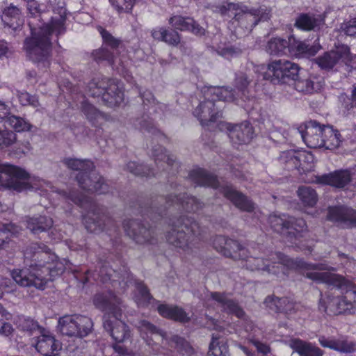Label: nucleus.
<instances>
[{"label": "nucleus", "mask_w": 356, "mask_h": 356, "mask_svg": "<svg viewBox=\"0 0 356 356\" xmlns=\"http://www.w3.org/2000/svg\"><path fill=\"white\" fill-rule=\"evenodd\" d=\"M48 250L45 245L38 243H33L26 250L25 257L32 259L29 267L11 272L13 279L18 285L44 289L48 282L64 272L68 262L65 259H58L57 256Z\"/></svg>", "instance_id": "1"}, {"label": "nucleus", "mask_w": 356, "mask_h": 356, "mask_svg": "<svg viewBox=\"0 0 356 356\" xmlns=\"http://www.w3.org/2000/svg\"><path fill=\"white\" fill-rule=\"evenodd\" d=\"M318 265H323V264ZM324 266L327 268L326 269H311L305 273V276L318 283H325L345 291V296L340 297L328 295L326 300H321L320 306L325 312H330L336 315L344 313L351 314L356 305V286L342 276L330 273V270H334V268L329 267L326 264Z\"/></svg>", "instance_id": "2"}, {"label": "nucleus", "mask_w": 356, "mask_h": 356, "mask_svg": "<svg viewBox=\"0 0 356 356\" xmlns=\"http://www.w3.org/2000/svg\"><path fill=\"white\" fill-rule=\"evenodd\" d=\"M66 9L60 8L59 15L51 17L48 23L38 28L31 26V36L24 41V48L26 56L33 62L42 67H48L51 57V35L62 34L65 31Z\"/></svg>", "instance_id": "3"}, {"label": "nucleus", "mask_w": 356, "mask_h": 356, "mask_svg": "<svg viewBox=\"0 0 356 356\" xmlns=\"http://www.w3.org/2000/svg\"><path fill=\"white\" fill-rule=\"evenodd\" d=\"M245 267L250 270H258L279 275L280 272L286 274L290 268L300 270L304 275L311 269L323 270L327 268L324 265H313L302 260L294 261L280 253H272L269 258L262 257H248L246 254Z\"/></svg>", "instance_id": "4"}, {"label": "nucleus", "mask_w": 356, "mask_h": 356, "mask_svg": "<svg viewBox=\"0 0 356 356\" xmlns=\"http://www.w3.org/2000/svg\"><path fill=\"white\" fill-rule=\"evenodd\" d=\"M201 232V227L194 219L183 216L172 222L165 237L169 244L191 254L197 248Z\"/></svg>", "instance_id": "5"}, {"label": "nucleus", "mask_w": 356, "mask_h": 356, "mask_svg": "<svg viewBox=\"0 0 356 356\" xmlns=\"http://www.w3.org/2000/svg\"><path fill=\"white\" fill-rule=\"evenodd\" d=\"M0 185L17 192L33 190L48 191L50 184L38 177H31L23 168L18 166L3 164L0 166Z\"/></svg>", "instance_id": "6"}, {"label": "nucleus", "mask_w": 356, "mask_h": 356, "mask_svg": "<svg viewBox=\"0 0 356 356\" xmlns=\"http://www.w3.org/2000/svg\"><path fill=\"white\" fill-rule=\"evenodd\" d=\"M63 162L72 170H81L76 179L81 188L99 193H105L108 190V186L104 179L95 171L92 170L93 163L90 161L68 158Z\"/></svg>", "instance_id": "7"}, {"label": "nucleus", "mask_w": 356, "mask_h": 356, "mask_svg": "<svg viewBox=\"0 0 356 356\" xmlns=\"http://www.w3.org/2000/svg\"><path fill=\"white\" fill-rule=\"evenodd\" d=\"M268 222L275 232L286 235L291 241L293 238L296 240L303 237L307 231L306 223L302 218H289L285 215H271Z\"/></svg>", "instance_id": "8"}, {"label": "nucleus", "mask_w": 356, "mask_h": 356, "mask_svg": "<svg viewBox=\"0 0 356 356\" xmlns=\"http://www.w3.org/2000/svg\"><path fill=\"white\" fill-rule=\"evenodd\" d=\"M92 320L86 316L66 315L58 320L60 332L68 337H86L92 332Z\"/></svg>", "instance_id": "9"}, {"label": "nucleus", "mask_w": 356, "mask_h": 356, "mask_svg": "<svg viewBox=\"0 0 356 356\" xmlns=\"http://www.w3.org/2000/svg\"><path fill=\"white\" fill-rule=\"evenodd\" d=\"M137 327L142 337L149 346L154 347L156 343L152 337L157 341L161 339L163 346L169 344L172 348L177 349L178 350H181V347L185 344V341L183 338L177 335L168 338L165 332L159 330L156 326L147 321H140Z\"/></svg>", "instance_id": "10"}, {"label": "nucleus", "mask_w": 356, "mask_h": 356, "mask_svg": "<svg viewBox=\"0 0 356 356\" xmlns=\"http://www.w3.org/2000/svg\"><path fill=\"white\" fill-rule=\"evenodd\" d=\"M106 82L102 80L99 82H90L88 92L92 97L102 96V99L109 106L120 104L124 99V94L120 86L114 81H110L106 88Z\"/></svg>", "instance_id": "11"}, {"label": "nucleus", "mask_w": 356, "mask_h": 356, "mask_svg": "<svg viewBox=\"0 0 356 356\" xmlns=\"http://www.w3.org/2000/svg\"><path fill=\"white\" fill-rule=\"evenodd\" d=\"M70 198L76 204L88 209V213L83 216V222L89 232H97L104 229L103 216L100 215L96 204L90 197L81 195V197L71 196Z\"/></svg>", "instance_id": "12"}, {"label": "nucleus", "mask_w": 356, "mask_h": 356, "mask_svg": "<svg viewBox=\"0 0 356 356\" xmlns=\"http://www.w3.org/2000/svg\"><path fill=\"white\" fill-rule=\"evenodd\" d=\"M39 334L32 341L35 349L44 356H57V352L61 349L60 342L49 331L42 329Z\"/></svg>", "instance_id": "13"}, {"label": "nucleus", "mask_w": 356, "mask_h": 356, "mask_svg": "<svg viewBox=\"0 0 356 356\" xmlns=\"http://www.w3.org/2000/svg\"><path fill=\"white\" fill-rule=\"evenodd\" d=\"M120 312L108 316V319L104 321V327L108 331L113 339L117 343H122L129 339L131 337V331L129 327L119 317Z\"/></svg>", "instance_id": "14"}, {"label": "nucleus", "mask_w": 356, "mask_h": 356, "mask_svg": "<svg viewBox=\"0 0 356 356\" xmlns=\"http://www.w3.org/2000/svg\"><path fill=\"white\" fill-rule=\"evenodd\" d=\"M350 49L346 46H341L334 51L325 53L316 59V63L321 69H332L339 60L348 65L351 60Z\"/></svg>", "instance_id": "15"}, {"label": "nucleus", "mask_w": 356, "mask_h": 356, "mask_svg": "<svg viewBox=\"0 0 356 356\" xmlns=\"http://www.w3.org/2000/svg\"><path fill=\"white\" fill-rule=\"evenodd\" d=\"M305 131L301 132V138L307 147L310 148H321L325 145L323 140L324 125H321L316 121H309L305 124Z\"/></svg>", "instance_id": "16"}, {"label": "nucleus", "mask_w": 356, "mask_h": 356, "mask_svg": "<svg viewBox=\"0 0 356 356\" xmlns=\"http://www.w3.org/2000/svg\"><path fill=\"white\" fill-rule=\"evenodd\" d=\"M327 218L344 227H356V211L347 207H330Z\"/></svg>", "instance_id": "17"}, {"label": "nucleus", "mask_w": 356, "mask_h": 356, "mask_svg": "<svg viewBox=\"0 0 356 356\" xmlns=\"http://www.w3.org/2000/svg\"><path fill=\"white\" fill-rule=\"evenodd\" d=\"M222 14H227L229 17H234L237 20L240 19L241 15H245V18L253 17L254 19V25H256L259 20H266L268 19V14L260 15V10L257 9H248L247 6L239 5L238 3H227L221 8Z\"/></svg>", "instance_id": "18"}, {"label": "nucleus", "mask_w": 356, "mask_h": 356, "mask_svg": "<svg viewBox=\"0 0 356 356\" xmlns=\"http://www.w3.org/2000/svg\"><path fill=\"white\" fill-rule=\"evenodd\" d=\"M202 102L194 111L195 115L200 120L202 126H208L209 123L215 122L221 116L216 108V105L210 98Z\"/></svg>", "instance_id": "19"}, {"label": "nucleus", "mask_w": 356, "mask_h": 356, "mask_svg": "<svg viewBox=\"0 0 356 356\" xmlns=\"http://www.w3.org/2000/svg\"><path fill=\"white\" fill-rule=\"evenodd\" d=\"M93 304L96 308L101 311L108 312L115 315L120 312L119 306L121 304L120 299L111 292L99 293L95 295Z\"/></svg>", "instance_id": "20"}, {"label": "nucleus", "mask_w": 356, "mask_h": 356, "mask_svg": "<svg viewBox=\"0 0 356 356\" xmlns=\"http://www.w3.org/2000/svg\"><path fill=\"white\" fill-rule=\"evenodd\" d=\"M350 180V172L347 170H340L316 177V179L314 181L318 184H327L341 188L345 187Z\"/></svg>", "instance_id": "21"}, {"label": "nucleus", "mask_w": 356, "mask_h": 356, "mask_svg": "<svg viewBox=\"0 0 356 356\" xmlns=\"http://www.w3.org/2000/svg\"><path fill=\"white\" fill-rule=\"evenodd\" d=\"M124 227L127 234L138 243H152L154 238L153 231L136 220L129 221Z\"/></svg>", "instance_id": "22"}, {"label": "nucleus", "mask_w": 356, "mask_h": 356, "mask_svg": "<svg viewBox=\"0 0 356 356\" xmlns=\"http://www.w3.org/2000/svg\"><path fill=\"white\" fill-rule=\"evenodd\" d=\"M227 129L229 130V137L236 145L248 143L253 137L252 127L248 122L236 125L227 124Z\"/></svg>", "instance_id": "23"}, {"label": "nucleus", "mask_w": 356, "mask_h": 356, "mask_svg": "<svg viewBox=\"0 0 356 356\" xmlns=\"http://www.w3.org/2000/svg\"><path fill=\"white\" fill-rule=\"evenodd\" d=\"M224 196L229 200L237 208L244 211H252L254 209V204L241 193L236 191L231 186H225L221 188Z\"/></svg>", "instance_id": "24"}, {"label": "nucleus", "mask_w": 356, "mask_h": 356, "mask_svg": "<svg viewBox=\"0 0 356 356\" xmlns=\"http://www.w3.org/2000/svg\"><path fill=\"white\" fill-rule=\"evenodd\" d=\"M169 23L177 30L190 31L198 35H202L204 33V29L190 17L173 16L170 18Z\"/></svg>", "instance_id": "25"}, {"label": "nucleus", "mask_w": 356, "mask_h": 356, "mask_svg": "<svg viewBox=\"0 0 356 356\" xmlns=\"http://www.w3.org/2000/svg\"><path fill=\"white\" fill-rule=\"evenodd\" d=\"M211 298L217 302L227 313L235 314L240 318L245 316L243 310L226 294L218 292L211 293Z\"/></svg>", "instance_id": "26"}, {"label": "nucleus", "mask_w": 356, "mask_h": 356, "mask_svg": "<svg viewBox=\"0 0 356 356\" xmlns=\"http://www.w3.org/2000/svg\"><path fill=\"white\" fill-rule=\"evenodd\" d=\"M158 312L164 318H170L179 322H188L190 320L188 314L178 306L169 305H160Z\"/></svg>", "instance_id": "27"}, {"label": "nucleus", "mask_w": 356, "mask_h": 356, "mask_svg": "<svg viewBox=\"0 0 356 356\" xmlns=\"http://www.w3.org/2000/svg\"><path fill=\"white\" fill-rule=\"evenodd\" d=\"M318 48L314 46L309 47L305 42L297 40L294 37L289 38L288 52L295 56H314Z\"/></svg>", "instance_id": "28"}, {"label": "nucleus", "mask_w": 356, "mask_h": 356, "mask_svg": "<svg viewBox=\"0 0 356 356\" xmlns=\"http://www.w3.org/2000/svg\"><path fill=\"white\" fill-rule=\"evenodd\" d=\"M324 24V19L320 16L302 14L296 21V26L303 31H311L319 29Z\"/></svg>", "instance_id": "29"}, {"label": "nucleus", "mask_w": 356, "mask_h": 356, "mask_svg": "<svg viewBox=\"0 0 356 356\" xmlns=\"http://www.w3.org/2000/svg\"><path fill=\"white\" fill-rule=\"evenodd\" d=\"M290 346L300 356H322V350L309 343L300 339H292L290 341Z\"/></svg>", "instance_id": "30"}, {"label": "nucleus", "mask_w": 356, "mask_h": 356, "mask_svg": "<svg viewBox=\"0 0 356 356\" xmlns=\"http://www.w3.org/2000/svg\"><path fill=\"white\" fill-rule=\"evenodd\" d=\"M52 225L51 218L46 216L29 218L26 220V227L33 234L46 232L51 227Z\"/></svg>", "instance_id": "31"}, {"label": "nucleus", "mask_w": 356, "mask_h": 356, "mask_svg": "<svg viewBox=\"0 0 356 356\" xmlns=\"http://www.w3.org/2000/svg\"><path fill=\"white\" fill-rule=\"evenodd\" d=\"M232 244H233L232 239L227 238L223 236H216L213 241V245L215 249L225 257H232L234 259L243 258L244 254H241V253H237L236 251H232L226 246V245Z\"/></svg>", "instance_id": "32"}, {"label": "nucleus", "mask_w": 356, "mask_h": 356, "mask_svg": "<svg viewBox=\"0 0 356 356\" xmlns=\"http://www.w3.org/2000/svg\"><path fill=\"white\" fill-rule=\"evenodd\" d=\"M323 85V82L321 80L314 77L307 79H296L294 87L299 92L312 93L320 90Z\"/></svg>", "instance_id": "33"}, {"label": "nucleus", "mask_w": 356, "mask_h": 356, "mask_svg": "<svg viewBox=\"0 0 356 356\" xmlns=\"http://www.w3.org/2000/svg\"><path fill=\"white\" fill-rule=\"evenodd\" d=\"M152 35L155 40L165 42L170 45H177L180 42V38L177 32L168 31L162 27L153 29Z\"/></svg>", "instance_id": "34"}, {"label": "nucleus", "mask_w": 356, "mask_h": 356, "mask_svg": "<svg viewBox=\"0 0 356 356\" xmlns=\"http://www.w3.org/2000/svg\"><path fill=\"white\" fill-rule=\"evenodd\" d=\"M288 48L289 40L273 38L268 42L266 50L270 55L281 56L287 54Z\"/></svg>", "instance_id": "35"}, {"label": "nucleus", "mask_w": 356, "mask_h": 356, "mask_svg": "<svg viewBox=\"0 0 356 356\" xmlns=\"http://www.w3.org/2000/svg\"><path fill=\"white\" fill-rule=\"evenodd\" d=\"M206 97L211 98L212 101H234L233 92L227 87H209L206 92Z\"/></svg>", "instance_id": "36"}, {"label": "nucleus", "mask_w": 356, "mask_h": 356, "mask_svg": "<svg viewBox=\"0 0 356 356\" xmlns=\"http://www.w3.org/2000/svg\"><path fill=\"white\" fill-rule=\"evenodd\" d=\"M81 109L86 118L94 126H98L104 120V115L86 101L82 102Z\"/></svg>", "instance_id": "37"}, {"label": "nucleus", "mask_w": 356, "mask_h": 356, "mask_svg": "<svg viewBox=\"0 0 356 356\" xmlns=\"http://www.w3.org/2000/svg\"><path fill=\"white\" fill-rule=\"evenodd\" d=\"M323 136V140L325 141V145L323 147L334 149L339 146L341 135L337 130H334L329 126H324Z\"/></svg>", "instance_id": "38"}, {"label": "nucleus", "mask_w": 356, "mask_h": 356, "mask_svg": "<svg viewBox=\"0 0 356 356\" xmlns=\"http://www.w3.org/2000/svg\"><path fill=\"white\" fill-rule=\"evenodd\" d=\"M191 176L198 185L207 186L212 188H217L218 186V181L216 179V177L207 173L203 170L194 171L191 173Z\"/></svg>", "instance_id": "39"}, {"label": "nucleus", "mask_w": 356, "mask_h": 356, "mask_svg": "<svg viewBox=\"0 0 356 356\" xmlns=\"http://www.w3.org/2000/svg\"><path fill=\"white\" fill-rule=\"evenodd\" d=\"M227 341L220 337L213 334L210 343L209 354L212 356H227L228 355Z\"/></svg>", "instance_id": "40"}, {"label": "nucleus", "mask_w": 356, "mask_h": 356, "mask_svg": "<svg viewBox=\"0 0 356 356\" xmlns=\"http://www.w3.org/2000/svg\"><path fill=\"white\" fill-rule=\"evenodd\" d=\"M298 196L305 207H314L318 200L316 191L310 187L302 186L297 191Z\"/></svg>", "instance_id": "41"}, {"label": "nucleus", "mask_w": 356, "mask_h": 356, "mask_svg": "<svg viewBox=\"0 0 356 356\" xmlns=\"http://www.w3.org/2000/svg\"><path fill=\"white\" fill-rule=\"evenodd\" d=\"M298 163L300 165L298 169L300 172H309L314 167V157L312 154L306 151H298Z\"/></svg>", "instance_id": "42"}, {"label": "nucleus", "mask_w": 356, "mask_h": 356, "mask_svg": "<svg viewBox=\"0 0 356 356\" xmlns=\"http://www.w3.org/2000/svg\"><path fill=\"white\" fill-rule=\"evenodd\" d=\"M6 122L17 132L31 131L33 127L29 122L15 115L9 116Z\"/></svg>", "instance_id": "43"}, {"label": "nucleus", "mask_w": 356, "mask_h": 356, "mask_svg": "<svg viewBox=\"0 0 356 356\" xmlns=\"http://www.w3.org/2000/svg\"><path fill=\"white\" fill-rule=\"evenodd\" d=\"M298 151L289 150L284 152L280 156V161L286 164V168L290 169H299L298 163Z\"/></svg>", "instance_id": "44"}, {"label": "nucleus", "mask_w": 356, "mask_h": 356, "mask_svg": "<svg viewBox=\"0 0 356 356\" xmlns=\"http://www.w3.org/2000/svg\"><path fill=\"white\" fill-rule=\"evenodd\" d=\"M19 327L23 331L27 332L29 334L39 333L42 330L36 321L24 317L19 318Z\"/></svg>", "instance_id": "45"}, {"label": "nucleus", "mask_w": 356, "mask_h": 356, "mask_svg": "<svg viewBox=\"0 0 356 356\" xmlns=\"http://www.w3.org/2000/svg\"><path fill=\"white\" fill-rule=\"evenodd\" d=\"M153 156L154 157L155 162L157 165H160L161 167H164L163 161V163H165L168 166L173 165V156L167 154L165 150H164L162 147H159V149H154L153 152Z\"/></svg>", "instance_id": "46"}, {"label": "nucleus", "mask_w": 356, "mask_h": 356, "mask_svg": "<svg viewBox=\"0 0 356 356\" xmlns=\"http://www.w3.org/2000/svg\"><path fill=\"white\" fill-rule=\"evenodd\" d=\"M138 294L134 297L135 302L138 305H145L150 300V295L146 287L142 283L136 284Z\"/></svg>", "instance_id": "47"}, {"label": "nucleus", "mask_w": 356, "mask_h": 356, "mask_svg": "<svg viewBox=\"0 0 356 356\" xmlns=\"http://www.w3.org/2000/svg\"><path fill=\"white\" fill-rule=\"evenodd\" d=\"M284 61L285 60H275L268 65L269 73L277 79L284 78Z\"/></svg>", "instance_id": "48"}, {"label": "nucleus", "mask_w": 356, "mask_h": 356, "mask_svg": "<svg viewBox=\"0 0 356 356\" xmlns=\"http://www.w3.org/2000/svg\"><path fill=\"white\" fill-rule=\"evenodd\" d=\"M109 2L118 13H129L134 5V0H109Z\"/></svg>", "instance_id": "49"}, {"label": "nucleus", "mask_w": 356, "mask_h": 356, "mask_svg": "<svg viewBox=\"0 0 356 356\" xmlns=\"http://www.w3.org/2000/svg\"><path fill=\"white\" fill-rule=\"evenodd\" d=\"M334 346L333 350L339 353H351L353 352L355 348V343L343 338L335 339Z\"/></svg>", "instance_id": "50"}, {"label": "nucleus", "mask_w": 356, "mask_h": 356, "mask_svg": "<svg viewBox=\"0 0 356 356\" xmlns=\"http://www.w3.org/2000/svg\"><path fill=\"white\" fill-rule=\"evenodd\" d=\"M18 99L20 104L23 106H31L33 108H38L40 106L38 98L25 91L19 92Z\"/></svg>", "instance_id": "51"}, {"label": "nucleus", "mask_w": 356, "mask_h": 356, "mask_svg": "<svg viewBox=\"0 0 356 356\" xmlns=\"http://www.w3.org/2000/svg\"><path fill=\"white\" fill-rule=\"evenodd\" d=\"M100 33L105 46L108 47L112 49H117L121 44V41L120 40L111 35L106 31L101 29Z\"/></svg>", "instance_id": "52"}, {"label": "nucleus", "mask_w": 356, "mask_h": 356, "mask_svg": "<svg viewBox=\"0 0 356 356\" xmlns=\"http://www.w3.org/2000/svg\"><path fill=\"white\" fill-rule=\"evenodd\" d=\"M284 71V78L287 77L296 80L298 76L300 67L297 64L285 60Z\"/></svg>", "instance_id": "53"}, {"label": "nucleus", "mask_w": 356, "mask_h": 356, "mask_svg": "<svg viewBox=\"0 0 356 356\" xmlns=\"http://www.w3.org/2000/svg\"><path fill=\"white\" fill-rule=\"evenodd\" d=\"M16 134L11 131H0V148L9 146L16 140Z\"/></svg>", "instance_id": "54"}, {"label": "nucleus", "mask_w": 356, "mask_h": 356, "mask_svg": "<svg viewBox=\"0 0 356 356\" xmlns=\"http://www.w3.org/2000/svg\"><path fill=\"white\" fill-rule=\"evenodd\" d=\"M182 207L188 211H195L201 207L200 202L194 197H187L181 201Z\"/></svg>", "instance_id": "55"}, {"label": "nucleus", "mask_w": 356, "mask_h": 356, "mask_svg": "<svg viewBox=\"0 0 356 356\" xmlns=\"http://www.w3.org/2000/svg\"><path fill=\"white\" fill-rule=\"evenodd\" d=\"M3 15L6 17L19 19L21 15V10L13 3L4 8Z\"/></svg>", "instance_id": "56"}, {"label": "nucleus", "mask_w": 356, "mask_h": 356, "mask_svg": "<svg viewBox=\"0 0 356 356\" xmlns=\"http://www.w3.org/2000/svg\"><path fill=\"white\" fill-rule=\"evenodd\" d=\"M26 3L27 10L29 15L34 17L40 15L42 11L41 4L35 0H31L30 1H26Z\"/></svg>", "instance_id": "57"}, {"label": "nucleus", "mask_w": 356, "mask_h": 356, "mask_svg": "<svg viewBox=\"0 0 356 356\" xmlns=\"http://www.w3.org/2000/svg\"><path fill=\"white\" fill-rule=\"evenodd\" d=\"M127 169L133 174L143 176H149L150 172L144 170V167L141 165H138L134 162H129L127 164Z\"/></svg>", "instance_id": "58"}, {"label": "nucleus", "mask_w": 356, "mask_h": 356, "mask_svg": "<svg viewBox=\"0 0 356 356\" xmlns=\"http://www.w3.org/2000/svg\"><path fill=\"white\" fill-rule=\"evenodd\" d=\"M12 225L0 226V246L3 245L13 235Z\"/></svg>", "instance_id": "59"}, {"label": "nucleus", "mask_w": 356, "mask_h": 356, "mask_svg": "<svg viewBox=\"0 0 356 356\" xmlns=\"http://www.w3.org/2000/svg\"><path fill=\"white\" fill-rule=\"evenodd\" d=\"M250 342L253 346H255V348H257V350L259 353H261L263 355H267L268 353H269L270 352V347L265 343H262V342H261L258 340L254 339H250Z\"/></svg>", "instance_id": "60"}, {"label": "nucleus", "mask_w": 356, "mask_h": 356, "mask_svg": "<svg viewBox=\"0 0 356 356\" xmlns=\"http://www.w3.org/2000/svg\"><path fill=\"white\" fill-rule=\"evenodd\" d=\"M232 245H226V246L232 251H236L237 253H241V254H244L243 257L239 259H245L246 252H248L247 250L236 241L232 240Z\"/></svg>", "instance_id": "61"}, {"label": "nucleus", "mask_w": 356, "mask_h": 356, "mask_svg": "<svg viewBox=\"0 0 356 356\" xmlns=\"http://www.w3.org/2000/svg\"><path fill=\"white\" fill-rule=\"evenodd\" d=\"M342 29L345 33L350 36L356 35V19H353L345 24L342 26Z\"/></svg>", "instance_id": "62"}, {"label": "nucleus", "mask_w": 356, "mask_h": 356, "mask_svg": "<svg viewBox=\"0 0 356 356\" xmlns=\"http://www.w3.org/2000/svg\"><path fill=\"white\" fill-rule=\"evenodd\" d=\"M249 84V81L246 74L238 75L236 78V86L238 90L243 92Z\"/></svg>", "instance_id": "63"}, {"label": "nucleus", "mask_w": 356, "mask_h": 356, "mask_svg": "<svg viewBox=\"0 0 356 356\" xmlns=\"http://www.w3.org/2000/svg\"><path fill=\"white\" fill-rule=\"evenodd\" d=\"M240 53V51L237 49L233 48V47H227L225 49H222L219 51V54L225 57L227 59L232 58L234 56H236Z\"/></svg>", "instance_id": "64"}]
</instances>
